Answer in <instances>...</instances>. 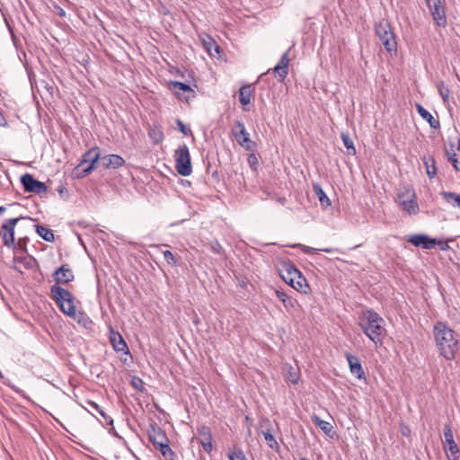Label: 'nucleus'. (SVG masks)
Masks as SVG:
<instances>
[{
  "label": "nucleus",
  "instance_id": "obj_1",
  "mask_svg": "<svg viewBox=\"0 0 460 460\" xmlns=\"http://www.w3.org/2000/svg\"><path fill=\"white\" fill-rule=\"evenodd\" d=\"M53 300L59 306L61 312L77 322L78 324L88 328L93 323L90 317L84 312H76L74 296L60 286L53 285L50 288Z\"/></svg>",
  "mask_w": 460,
  "mask_h": 460
},
{
  "label": "nucleus",
  "instance_id": "obj_2",
  "mask_svg": "<svg viewBox=\"0 0 460 460\" xmlns=\"http://www.w3.org/2000/svg\"><path fill=\"white\" fill-rule=\"evenodd\" d=\"M433 334L439 355L447 360H453L459 349L455 332L445 323L438 322L434 325Z\"/></svg>",
  "mask_w": 460,
  "mask_h": 460
},
{
  "label": "nucleus",
  "instance_id": "obj_3",
  "mask_svg": "<svg viewBox=\"0 0 460 460\" xmlns=\"http://www.w3.org/2000/svg\"><path fill=\"white\" fill-rule=\"evenodd\" d=\"M359 326L376 346H381L386 335L385 320L374 310L363 311L359 317Z\"/></svg>",
  "mask_w": 460,
  "mask_h": 460
},
{
  "label": "nucleus",
  "instance_id": "obj_4",
  "mask_svg": "<svg viewBox=\"0 0 460 460\" xmlns=\"http://www.w3.org/2000/svg\"><path fill=\"white\" fill-rule=\"evenodd\" d=\"M376 33L387 52L391 54L396 52V38L390 23L387 21L383 20L376 25Z\"/></svg>",
  "mask_w": 460,
  "mask_h": 460
},
{
  "label": "nucleus",
  "instance_id": "obj_5",
  "mask_svg": "<svg viewBox=\"0 0 460 460\" xmlns=\"http://www.w3.org/2000/svg\"><path fill=\"white\" fill-rule=\"evenodd\" d=\"M101 154L98 147H93L83 155L77 167L74 169L73 174L75 178H83L88 175L94 168Z\"/></svg>",
  "mask_w": 460,
  "mask_h": 460
},
{
  "label": "nucleus",
  "instance_id": "obj_6",
  "mask_svg": "<svg viewBox=\"0 0 460 460\" xmlns=\"http://www.w3.org/2000/svg\"><path fill=\"white\" fill-rule=\"evenodd\" d=\"M175 168L181 176H189L192 172L190 155L186 144L180 145L174 152Z\"/></svg>",
  "mask_w": 460,
  "mask_h": 460
},
{
  "label": "nucleus",
  "instance_id": "obj_7",
  "mask_svg": "<svg viewBox=\"0 0 460 460\" xmlns=\"http://www.w3.org/2000/svg\"><path fill=\"white\" fill-rule=\"evenodd\" d=\"M435 23L439 27L447 26L445 7L441 0H425Z\"/></svg>",
  "mask_w": 460,
  "mask_h": 460
},
{
  "label": "nucleus",
  "instance_id": "obj_8",
  "mask_svg": "<svg viewBox=\"0 0 460 460\" xmlns=\"http://www.w3.org/2000/svg\"><path fill=\"white\" fill-rule=\"evenodd\" d=\"M25 217H15L5 220L0 228V236L4 245L12 247L14 245V228L16 224Z\"/></svg>",
  "mask_w": 460,
  "mask_h": 460
},
{
  "label": "nucleus",
  "instance_id": "obj_9",
  "mask_svg": "<svg viewBox=\"0 0 460 460\" xmlns=\"http://www.w3.org/2000/svg\"><path fill=\"white\" fill-rule=\"evenodd\" d=\"M232 133L238 144L246 150L252 149V140L245 126L242 121H236L232 128Z\"/></svg>",
  "mask_w": 460,
  "mask_h": 460
},
{
  "label": "nucleus",
  "instance_id": "obj_10",
  "mask_svg": "<svg viewBox=\"0 0 460 460\" xmlns=\"http://www.w3.org/2000/svg\"><path fill=\"white\" fill-rule=\"evenodd\" d=\"M21 182L24 190L27 192L40 194L47 190L46 184L42 181L35 180L30 173L23 174L21 177Z\"/></svg>",
  "mask_w": 460,
  "mask_h": 460
},
{
  "label": "nucleus",
  "instance_id": "obj_11",
  "mask_svg": "<svg viewBox=\"0 0 460 460\" xmlns=\"http://www.w3.org/2000/svg\"><path fill=\"white\" fill-rule=\"evenodd\" d=\"M443 433H444V438H445L444 449L447 452H449L450 456H454L453 460H456L457 459L456 455L458 454L459 449H458L456 443L454 440L453 432H452V429H451V427L449 424L445 425ZM447 457L449 460H452L448 455H447Z\"/></svg>",
  "mask_w": 460,
  "mask_h": 460
},
{
  "label": "nucleus",
  "instance_id": "obj_12",
  "mask_svg": "<svg viewBox=\"0 0 460 460\" xmlns=\"http://www.w3.org/2000/svg\"><path fill=\"white\" fill-rule=\"evenodd\" d=\"M408 242L416 247L430 250L437 245V240L427 234H412L408 237Z\"/></svg>",
  "mask_w": 460,
  "mask_h": 460
},
{
  "label": "nucleus",
  "instance_id": "obj_13",
  "mask_svg": "<svg viewBox=\"0 0 460 460\" xmlns=\"http://www.w3.org/2000/svg\"><path fill=\"white\" fill-rule=\"evenodd\" d=\"M53 278L57 286L66 284L74 279V273L67 264L62 265L54 273Z\"/></svg>",
  "mask_w": 460,
  "mask_h": 460
},
{
  "label": "nucleus",
  "instance_id": "obj_14",
  "mask_svg": "<svg viewBox=\"0 0 460 460\" xmlns=\"http://www.w3.org/2000/svg\"><path fill=\"white\" fill-rule=\"evenodd\" d=\"M288 50L286 51L280 58L278 64L274 66L273 72L279 81H284L288 74Z\"/></svg>",
  "mask_w": 460,
  "mask_h": 460
},
{
  "label": "nucleus",
  "instance_id": "obj_15",
  "mask_svg": "<svg viewBox=\"0 0 460 460\" xmlns=\"http://www.w3.org/2000/svg\"><path fill=\"white\" fill-rule=\"evenodd\" d=\"M271 424L269 419H263L261 422V428L262 429L261 434L264 437V439L267 445L271 449H278L279 447V443L277 442L274 436L271 434Z\"/></svg>",
  "mask_w": 460,
  "mask_h": 460
},
{
  "label": "nucleus",
  "instance_id": "obj_16",
  "mask_svg": "<svg viewBox=\"0 0 460 460\" xmlns=\"http://www.w3.org/2000/svg\"><path fill=\"white\" fill-rule=\"evenodd\" d=\"M279 271L282 279L288 285L301 273L291 262H284Z\"/></svg>",
  "mask_w": 460,
  "mask_h": 460
},
{
  "label": "nucleus",
  "instance_id": "obj_17",
  "mask_svg": "<svg viewBox=\"0 0 460 460\" xmlns=\"http://www.w3.org/2000/svg\"><path fill=\"white\" fill-rule=\"evenodd\" d=\"M110 341L116 351L124 352L125 354L129 353L127 343L119 332L111 330L110 333Z\"/></svg>",
  "mask_w": 460,
  "mask_h": 460
},
{
  "label": "nucleus",
  "instance_id": "obj_18",
  "mask_svg": "<svg viewBox=\"0 0 460 460\" xmlns=\"http://www.w3.org/2000/svg\"><path fill=\"white\" fill-rule=\"evenodd\" d=\"M345 356L349 366L350 373L354 375L357 378L361 379L364 376L365 373L362 368L359 358L349 353H346Z\"/></svg>",
  "mask_w": 460,
  "mask_h": 460
},
{
  "label": "nucleus",
  "instance_id": "obj_19",
  "mask_svg": "<svg viewBox=\"0 0 460 460\" xmlns=\"http://www.w3.org/2000/svg\"><path fill=\"white\" fill-rule=\"evenodd\" d=\"M198 433L199 436V442L202 445L203 449L207 453H210L212 451V438L209 428L206 426H202L198 429Z\"/></svg>",
  "mask_w": 460,
  "mask_h": 460
},
{
  "label": "nucleus",
  "instance_id": "obj_20",
  "mask_svg": "<svg viewBox=\"0 0 460 460\" xmlns=\"http://www.w3.org/2000/svg\"><path fill=\"white\" fill-rule=\"evenodd\" d=\"M148 437L155 448L169 441L165 433L160 428L152 427L148 431Z\"/></svg>",
  "mask_w": 460,
  "mask_h": 460
},
{
  "label": "nucleus",
  "instance_id": "obj_21",
  "mask_svg": "<svg viewBox=\"0 0 460 460\" xmlns=\"http://www.w3.org/2000/svg\"><path fill=\"white\" fill-rule=\"evenodd\" d=\"M101 163L104 168H119L125 164V160L118 155H108L101 158Z\"/></svg>",
  "mask_w": 460,
  "mask_h": 460
},
{
  "label": "nucleus",
  "instance_id": "obj_22",
  "mask_svg": "<svg viewBox=\"0 0 460 460\" xmlns=\"http://www.w3.org/2000/svg\"><path fill=\"white\" fill-rule=\"evenodd\" d=\"M416 109L419 115L425 119L432 128H438L440 123L438 119H436L430 112H429L422 105L417 103Z\"/></svg>",
  "mask_w": 460,
  "mask_h": 460
},
{
  "label": "nucleus",
  "instance_id": "obj_23",
  "mask_svg": "<svg viewBox=\"0 0 460 460\" xmlns=\"http://www.w3.org/2000/svg\"><path fill=\"white\" fill-rule=\"evenodd\" d=\"M451 151H456V154L447 151L448 160L456 171H460V140L457 143H451Z\"/></svg>",
  "mask_w": 460,
  "mask_h": 460
},
{
  "label": "nucleus",
  "instance_id": "obj_24",
  "mask_svg": "<svg viewBox=\"0 0 460 460\" xmlns=\"http://www.w3.org/2000/svg\"><path fill=\"white\" fill-rule=\"evenodd\" d=\"M14 270L22 273V269L33 268L35 261L31 257H17L14 258Z\"/></svg>",
  "mask_w": 460,
  "mask_h": 460
},
{
  "label": "nucleus",
  "instance_id": "obj_25",
  "mask_svg": "<svg viewBox=\"0 0 460 460\" xmlns=\"http://www.w3.org/2000/svg\"><path fill=\"white\" fill-rule=\"evenodd\" d=\"M275 293L277 297L282 302L287 311L289 312L295 308L297 304L296 300L289 297L284 291L276 290Z\"/></svg>",
  "mask_w": 460,
  "mask_h": 460
},
{
  "label": "nucleus",
  "instance_id": "obj_26",
  "mask_svg": "<svg viewBox=\"0 0 460 460\" xmlns=\"http://www.w3.org/2000/svg\"><path fill=\"white\" fill-rule=\"evenodd\" d=\"M312 420H313L314 424L316 425L318 428H320L325 435L332 437V426L329 421L322 420L317 415H314L312 417Z\"/></svg>",
  "mask_w": 460,
  "mask_h": 460
},
{
  "label": "nucleus",
  "instance_id": "obj_27",
  "mask_svg": "<svg viewBox=\"0 0 460 460\" xmlns=\"http://www.w3.org/2000/svg\"><path fill=\"white\" fill-rule=\"evenodd\" d=\"M422 160L429 178H434L437 174V167L434 158L431 156H424Z\"/></svg>",
  "mask_w": 460,
  "mask_h": 460
},
{
  "label": "nucleus",
  "instance_id": "obj_28",
  "mask_svg": "<svg viewBox=\"0 0 460 460\" xmlns=\"http://www.w3.org/2000/svg\"><path fill=\"white\" fill-rule=\"evenodd\" d=\"M37 234L47 242H53L55 239L54 233L51 229H49L43 226L34 225Z\"/></svg>",
  "mask_w": 460,
  "mask_h": 460
},
{
  "label": "nucleus",
  "instance_id": "obj_29",
  "mask_svg": "<svg viewBox=\"0 0 460 460\" xmlns=\"http://www.w3.org/2000/svg\"><path fill=\"white\" fill-rule=\"evenodd\" d=\"M289 286H291L294 289H296L297 291H300V292H303V293H306L307 292L306 289L308 288V285L306 284V280L303 277L302 273L297 275L296 277V279H294V281L289 283Z\"/></svg>",
  "mask_w": 460,
  "mask_h": 460
},
{
  "label": "nucleus",
  "instance_id": "obj_30",
  "mask_svg": "<svg viewBox=\"0 0 460 460\" xmlns=\"http://www.w3.org/2000/svg\"><path fill=\"white\" fill-rule=\"evenodd\" d=\"M252 90L250 85H243L239 90V101L243 106L251 102Z\"/></svg>",
  "mask_w": 460,
  "mask_h": 460
},
{
  "label": "nucleus",
  "instance_id": "obj_31",
  "mask_svg": "<svg viewBox=\"0 0 460 460\" xmlns=\"http://www.w3.org/2000/svg\"><path fill=\"white\" fill-rule=\"evenodd\" d=\"M412 198H414V194L412 195ZM401 207L403 210L408 212L410 215L417 214L419 211V206L416 200L414 199H411L409 200H402L400 203Z\"/></svg>",
  "mask_w": 460,
  "mask_h": 460
},
{
  "label": "nucleus",
  "instance_id": "obj_32",
  "mask_svg": "<svg viewBox=\"0 0 460 460\" xmlns=\"http://www.w3.org/2000/svg\"><path fill=\"white\" fill-rule=\"evenodd\" d=\"M313 188H314V191L315 195L319 199L321 205L323 208L329 207L331 205L330 199L327 197V195L325 194V192L323 191V190L322 189L320 184H314Z\"/></svg>",
  "mask_w": 460,
  "mask_h": 460
},
{
  "label": "nucleus",
  "instance_id": "obj_33",
  "mask_svg": "<svg viewBox=\"0 0 460 460\" xmlns=\"http://www.w3.org/2000/svg\"><path fill=\"white\" fill-rule=\"evenodd\" d=\"M443 199L449 204L460 208V194L449 191L441 192Z\"/></svg>",
  "mask_w": 460,
  "mask_h": 460
},
{
  "label": "nucleus",
  "instance_id": "obj_34",
  "mask_svg": "<svg viewBox=\"0 0 460 460\" xmlns=\"http://www.w3.org/2000/svg\"><path fill=\"white\" fill-rule=\"evenodd\" d=\"M155 449L162 454L165 460H174V453L170 447L169 441L160 445Z\"/></svg>",
  "mask_w": 460,
  "mask_h": 460
},
{
  "label": "nucleus",
  "instance_id": "obj_35",
  "mask_svg": "<svg viewBox=\"0 0 460 460\" xmlns=\"http://www.w3.org/2000/svg\"><path fill=\"white\" fill-rule=\"evenodd\" d=\"M202 41L203 45L206 47L208 52L210 55H213V51H215L216 53H219L220 48L212 38L207 36L202 40Z\"/></svg>",
  "mask_w": 460,
  "mask_h": 460
},
{
  "label": "nucleus",
  "instance_id": "obj_36",
  "mask_svg": "<svg viewBox=\"0 0 460 460\" xmlns=\"http://www.w3.org/2000/svg\"><path fill=\"white\" fill-rule=\"evenodd\" d=\"M172 88L174 92L181 96V93H188L189 94L193 93V90L190 87V85L181 83V82H172Z\"/></svg>",
  "mask_w": 460,
  "mask_h": 460
},
{
  "label": "nucleus",
  "instance_id": "obj_37",
  "mask_svg": "<svg viewBox=\"0 0 460 460\" xmlns=\"http://www.w3.org/2000/svg\"><path fill=\"white\" fill-rule=\"evenodd\" d=\"M341 140H342L345 147L348 150V154L354 155L356 154V148L354 146V143H353L352 139L349 137L348 134H345V133H341Z\"/></svg>",
  "mask_w": 460,
  "mask_h": 460
},
{
  "label": "nucleus",
  "instance_id": "obj_38",
  "mask_svg": "<svg viewBox=\"0 0 460 460\" xmlns=\"http://www.w3.org/2000/svg\"><path fill=\"white\" fill-rule=\"evenodd\" d=\"M438 92L444 102H449L450 91L443 82L438 84Z\"/></svg>",
  "mask_w": 460,
  "mask_h": 460
},
{
  "label": "nucleus",
  "instance_id": "obj_39",
  "mask_svg": "<svg viewBox=\"0 0 460 460\" xmlns=\"http://www.w3.org/2000/svg\"><path fill=\"white\" fill-rule=\"evenodd\" d=\"M287 380L294 385L297 384L299 381L298 373L295 371L291 367H289V370L287 374Z\"/></svg>",
  "mask_w": 460,
  "mask_h": 460
},
{
  "label": "nucleus",
  "instance_id": "obj_40",
  "mask_svg": "<svg viewBox=\"0 0 460 460\" xmlns=\"http://www.w3.org/2000/svg\"><path fill=\"white\" fill-rule=\"evenodd\" d=\"M91 405L102 416L107 424L112 425L113 420L111 416L107 415L95 402H91Z\"/></svg>",
  "mask_w": 460,
  "mask_h": 460
},
{
  "label": "nucleus",
  "instance_id": "obj_41",
  "mask_svg": "<svg viewBox=\"0 0 460 460\" xmlns=\"http://www.w3.org/2000/svg\"><path fill=\"white\" fill-rule=\"evenodd\" d=\"M228 456L230 460H246L245 456L241 449L234 450L230 453Z\"/></svg>",
  "mask_w": 460,
  "mask_h": 460
},
{
  "label": "nucleus",
  "instance_id": "obj_42",
  "mask_svg": "<svg viewBox=\"0 0 460 460\" xmlns=\"http://www.w3.org/2000/svg\"><path fill=\"white\" fill-rule=\"evenodd\" d=\"M176 124L178 126V129L185 136H189L191 134V130L190 128L186 127L185 124L181 120L177 119Z\"/></svg>",
  "mask_w": 460,
  "mask_h": 460
},
{
  "label": "nucleus",
  "instance_id": "obj_43",
  "mask_svg": "<svg viewBox=\"0 0 460 460\" xmlns=\"http://www.w3.org/2000/svg\"><path fill=\"white\" fill-rule=\"evenodd\" d=\"M4 384L6 386L10 387L16 394L23 395V394H24L23 391L22 389H20L19 387H17L15 385H13L10 380H4Z\"/></svg>",
  "mask_w": 460,
  "mask_h": 460
},
{
  "label": "nucleus",
  "instance_id": "obj_44",
  "mask_svg": "<svg viewBox=\"0 0 460 460\" xmlns=\"http://www.w3.org/2000/svg\"><path fill=\"white\" fill-rule=\"evenodd\" d=\"M164 258L170 264L175 263L174 256H173L172 252L169 250H166L164 252Z\"/></svg>",
  "mask_w": 460,
  "mask_h": 460
},
{
  "label": "nucleus",
  "instance_id": "obj_45",
  "mask_svg": "<svg viewBox=\"0 0 460 460\" xmlns=\"http://www.w3.org/2000/svg\"><path fill=\"white\" fill-rule=\"evenodd\" d=\"M297 246L301 247V250H302L305 253H307V254L314 253V252H316L317 251H319V249L313 248V247L306 246V245H303V244H298Z\"/></svg>",
  "mask_w": 460,
  "mask_h": 460
},
{
  "label": "nucleus",
  "instance_id": "obj_46",
  "mask_svg": "<svg viewBox=\"0 0 460 460\" xmlns=\"http://www.w3.org/2000/svg\"><path fill=\"white\" fill-rule=\"evenodd\" d=\"M437 244L439 246L441 251H447L449 249V245L447 241H437Z\"/></svg>",
  "mask_w": 460,
  "mask_h": 460
},
{
  "label": "nucleus",
  "instance_id": "obj_47",
  "mask_svg": "<svg viewBox=\"0 0 460 460\" xmlns=\"http://www.w3.org/2000/svg\"><path fill=\"white\" fill-rule=\"evenodd\" d=\"M211 248L216 253H220L222 250V246L217 242L212 243Z\"/></svg>",
  "mask_w": 460,
  "mask_h": 460
},
{
  "label": "nucleus",
  "instance_id": "obj_48",
  "mask_svg": "<svg viewBox=\"0 0 460 460\" xmlns=\"http://www.w3.org/2000/svg\"><path fill=\"white\" fill-rule=\"evenodd\" d=\"M319 251H322V252H327V253H332V252H334L338 251V249H335V248H320Z\"/></svg>",
  "mask_w": 460,
  "mask_h": 460
},
{
  "label": "nucleus",
  "instance_id": "obj_49",
  "mask_svg": "<svg viewBox=\"0 0 460 460\" xmlns=\"http://www.w3.org/2000/svg\"><path fill=\"white\" fill-rule=\"evenodd\" d=\"M133 385L136 387V388H138V385H142V380L141 379H137V380H134L132 382Z\"/></svg>",
  "mask_w": 460,
  "mask_h": 460
},
{
  "label": "nucleus",
  "instance_id": "obj_50",
  "mask_svg": "<svg viewBox=\"0 0 460 460\" xmlns=\"http://www.w3.org/2000/svg\"><path fill=\"white\" fill-rule=\"evenodd\" d=\"M249 163H250L251 164H256V163H257V159H256V157H255L254 155H250V157H249Z\"/></svg>",
  "mask_w": 460,
  "mask_h": 460
},
{
  "label": "nucleus",
  "instance_id": "obj_51",
  "mask_svg": "<svg viewBox=\"0 0 460 460\" xmlns=\"http://www.w3.org/2000/svg\"><path fill=\"white\" fill-rule=\"evenodd\" d=\"M409 433H410V430L407 428H402V434L403 436H407Z\"/></svg>",
  "mask_w": 460,
  "mask_h": 460
},
{
  "label": "nucleus",
  "instance_id": "obj_52",
  "mask_svg": "<svg viewBox=\"0 0 460 460\" xmlns=\"http://www.w3.org/2000/svg\"><path fill=\"white\" fill-rule=\"evenodd\" d=\"M447 151H450L451 154H456V151H451V144L449 145V147L447 149Z\"/></svg>",
  "mask_w": 460,
  "mask_h": 460
},
{
  "label": "nucleus",
  "instance_id": "obj_53",
  "mask_svg": "<svg viewBox=\"0 0 460 460\" xmlns=\"http://www.w3.org/2000/svg\"><path fill=\"white\" fill-rule=\"evenodd\" d=\"M5 211L4 207H0V215H2Z\"/></svg>",
  "mask_w": 460,
  "mask_h": 460
},
{
  "label": "nucleus",
  "instance_id": "obj_54",
  "mask_svg": "<svg viewBox=\"0 0 460 460\" xmlns=\"http://www.w3.org/2000/svg\"><path fill=\"white\" fill-rule=\"evenodd\" d=\"M65 14H66L65 11L61 9L59 12V15L64 16Z\"/></svg>",
  "mask_w": 460,
  "mask_h": 460
},
{
  "label": "nucleus",
  "instance_id": "obj_55",
  "mask_svg": "<svg viewBox=\"0 0 460 460\" xmlns=\"http://www.w3.org/2000/svg\"><path fill=\"white\" fill-rule=\"evenodd\" d=\"M0 378H4V375L1 370H0Z\"/></svg>",
  "mask_w": 460,
  "mask_h": 460
}]
</instances>
